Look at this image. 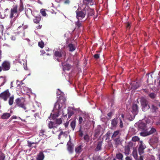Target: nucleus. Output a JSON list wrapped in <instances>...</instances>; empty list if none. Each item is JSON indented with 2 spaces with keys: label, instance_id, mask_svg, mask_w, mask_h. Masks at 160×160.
<instances>
[{
  "label": "nucleus",
  "instance_id": "f257e3e1",
  "mask_svg": "<svg viewBox=\"0 0 160 160\" xmlns=\"http://www.w3.org/2000/svg\"><path fill=\"white\" fill-rule=\"evenodd\" d=\"M76 18L78 20H81L84 18L87 15V17L94 15L93 10L90 8L88 6H85L82 9L78 8L75 12Z\"/></svg>",
  "mask_w": 160,
  "mask_h": 160
},
{
  "label": "nucleus",
  "instance_id": "f03ea898",
  "mask_svg": "<svg viewBox=\"0 0 160 160\" xmlns=\"http://www.w3.org/2000/svg\"><path fill=\"white\" fill-rule=\"evenodd\" d=\"M140 99V103L142 111H146L150 108L148 101L145 98L143 97H142Z\"/></svg>",
  "mask_w": 160,
  "mask_h": 160
},
{
  "label": "nucleus",
  "instance_id": "7ed1b4c3",
  "mask_svg": "<svg viewBox=\"0 0 160 160\" xmlns=\"http://www.w3.org/2000/svg\"><path fill=\"white\" fill-rule=\"evenodd\" d=\"M11 65L10 62L8 61H4L0 66V72L2 71H5L9 70L10 68Z\"/></svg>",
  "mask_w": 160,
  "mask_h": 160
},
{
  "label": "nucleus",
  "instance_id": "20e7f679",
  "mask_svg": "<svg viewBox=\"0 0 160 160\" xmlns=\"http://www.w3.org/2000/svg\"><path fill=\"white\" fill-rule=\"evenodd\" d=\"M63 55H66L65 51L63 52L62 50H59V51H55L53 53V57L54 59H56L59 62V58H61Z\"/></svg>",
  "mask_w": 160,
  "mask_h": 160
},
{
  "label": "nucleus",
  "instance_id": "39448f33",
  "mask_svg": "<svg viewBox=\"0 0 160 160\" xmlns=\"http://www.w3.org/2000/svg\"><path fill=\"white\" fill-rule=\"evenodd\" d=\"M146 148V146L143 143L142 141L140 140L139 143V147L138 151L140 155L142 154L144 152V150Z\"/></svg>",
  "mask_w": 160,
  "mask_h": 160
},
{
  "label": "nucleus",
  "instance_id": "423d86ee",
  "mask_svg": "<svg viewBox=\"0 0 160 160\" xmlns=\"http://www.w3.org/2000/svg\"><path fill=\"white\" fill-rule=\"evenodd\" d=\"M17 13L18 14V5H16L13 6L12 8L11 9L10 18H12L15 16L14 14Z\"/></svg>",
  "mask_w": 160,
  "mask_h": 160
},
{
  "label": "nucleus",
  "instance_id": "0eeeda50",
  "mask_svg": "<svg viewBox=\"0 0 160 160\" xmlns=\"http://www.w3.org/2000/svg\"><path fill=\"white\" fill-rule=\"evenodd\" d=\"M15 102L16 103V105L20 108H23L25 110L26 108L25 106L24 102H21V100L20 98H18L15 100Z\"/></svg>",
  "mask_w": 160,
  "mask_h": 160
},
{
  "label": "nucleus",
  "instance_id": "6e6552de",
  "mask_svg": "<svg viewBox=\"0 0 160 160\" xmlns=\"http://www.w3.org/2000/svg\"><path fill=\"white\" fill-rule=\"evenodd\" d=\"M131 108L132 112L133 114L134 118L138 112V106L137 104L133 103L132 106Z\"/></svg>",
  "mask_w": 160,
  "mask_h": 160
},
{
  "label": "nucleus",
  "instance_id": "1a4fd4ad",
  "mask_svg": "<svg viewBox=\"0 0 160 160\" xmlns=\"http://www.w3.org/2000/svg\"><path fill=\"white\" fill-rule=\"evenodd\" d=\"M73 144L71 143V140L70 139L67 143V146L68 151L71 153L73 152Z\"/></svg>",
  "mask_w": 160,
  "mask_h": 160
},
{
  "label": "nucleus",
  "instance_id": "9d476101",
  "mask_svg": "<svg viewBox=\"0 0 160 160\" xmlns=\"http://www.w3.org/2000/svg\"><path fill=\"white\" fill-rule=\"evenodd\" d=\"M146 124L142 122H140L139 123L138 128L139 129L143 131H147V129L146 127Z\"/></svg>",
  "mask_w": 160,
  "mask_h": 160
},
{
  "label": "nucleus",
  "instance_id": "9b49d317",
  "mask_svg": "<svg viewBox=\"0 0 160 160\" xmlns=\"http://www.w3.org/2000/svg\"><path fill=\"white\" fill-rule=\"evenodd\" d=\"M83 147L82 145H79L75 147V152L76 154H79L83 150Z\"/></svg>",
  "mask_w": 160,
  "mask_h": 160
},
{
  "label": "nucleus",
  "instance_id": "f8f14e48",
  "mask_svg": "<svg viewBox=\"0 0 160 160\" xmlns=\"http://www.w3.org/2000/svg\"><path fill=\"white\" fill-rule=\"evenodd\" d=\"M48 128L50 129L53 128V129H54L55 128H57L58 126L57 125H56V123L54 122L50 121L48 124Z\"/></svg>",
  "mask_w": 160,
  "mask_h": 160
},
{
  "label": "nucleus",
  "instance_id": "ddd939ff",
  "mask_svg": "<svg viewBox=\"0 0 160 160\" xmlns=\"http://www.w3.org/2000/svg\"><path fill=\"white\" fill-rule=\"evenodd\" d=\"M66 101L65 97L62 95L59 97V99L58 101L62 105L65 104Z\"/></svg>",
  "mask_w": 160,
  "mask_h": 160
},
{
  "label": "nucleus",
  "instance_id": "4468645a",
  "mask_svg": "<svg viewBox=\"0 0 160 160\" xmlns=\"http://www.w3.org/2000/svg\"><path fill=\"white\" fill-rule=\"evenodd\" d=\"M118 118H114L112 119L111 121V128H116L118 123Z\"/></svg>",
  "mask_w": 160,
  "mask_h": 160
},
{
  "label": "nucleus",
  "instance_id": "2eb2a0df",
  "mask_svg": "<svg viewBox=\"0 0 160 160\" xmlns=\"http://www.w3.org/2000/svg\"><path fill=\"white\" fill-rule=\"evenodd\" d=\"M44 157V155L43 152H41L37 155L36 159L37 160H43Z\"/></svg>",
  "mask_w": 160,
  "mask_h": 160
},
{
  "label": "nucleus",
  "instance_id": "dca6fc26",
  "mask_svg": "<svg viewBox=\"0 0 160 160\" xmlns=\"http://www.w3.org/2000/svg\"><path fill=\"white\" fill-rule=\"evenodd\" d=\"M82 2L85 6L92 5L93 4V0H83Z\"/></svg>",
  "mask_w": 160,
  "mask_h": 160
},
{
  "label": "nucleus",
  "instance_id": "f3484780",
  "mask_svg": "<svg viewBox=\"0 0 160 160\" xmlns=\"http://www.w3.org/2000/svg\"><path fill=\"white\" fill-rule=\"evenodd\" d=\"M24 9L23 3L22 1L21 0H20V1L19 3V4L18 6V14L20 12L22 11Z\"/></svg>",
  "mask_w": 160,
  "mask_h": 160
},
{
  "label": "nucleus",
  "instance_id": "a211bd4d",
  "mask_svg": "<svg viewBox=\"0 0 160 160\" xmlns=\"http://www.w3.org/2000/svg\"><path fill=\"white\" fill-rule=\"evenodd\" d=\"M158 138L155 137L151 138L150 140V142L153 144H157L159 141Z\"/></svg>",
  "mask_w": 160,
  "mask_h": 160
},
{
  "label": "nucleus",
  "instance_id": "6ab92c4d",
  "mask_svg": "<svg viewBox=\"0 0 160 160\" xmlns=\"http://www.w3.org/2000/svg\"><path fill=\"white\" fill-rule=\"evenodd\" d=\"M11 116V114L9 113H4L1 116L2 119H8Z\"/></svg>",
  "mask_w": 160,
  "mask_h": 160
},
{
  "label": "nucleus",
  "instance_id": "aec40b11",
  "mask_svg": "<svg viewBox=\"0 0 160 160\" xmlns=\"http://www.w3.org/2000/svg\"><path fill=\"white\" fill-rule=\"evenodd\" d=\"M116 158L117 159L119 160H124L123 159V154L120 152H119L116 154Z\"/></svg>",
  "mask_w": 160,
  "mask_h": 160
},
{
  "label": "nucleus",
  "instance_id": "412c9836",
  "mask_svg": "<svg viewBox=\"0 0 160 160\" xmlns=\"http://www.w3.org/2000/svg\"><path fill=\"white\" fill-rule=\"evenodd\" d=\"M62 105L58 101H57L54 104V109L58 110L60 109L62 107Z\"/></svg>",
  "mask_w": 160,
  "mask_h": 160
},
{
  "label": "nucleus",
  "instance_id": "4be33fe9",
  "mask_svg": "<svg viewBox=\"0 0 160 160\" xmlns=\"http://www.w3.org/2000/svg\"><path fill=\"white\" fill-rule=\"evenodd\" d=\"M130 148L128 145L125 146L124 148V154L126 155H128L130 153Z\"/></svg>",
  "mask_w": 160,
  "mask_h": 160
},
{
  "label": "nucleus",
  "instance_id": "5701e85b",
  "mask_svg": "<svg viewBox=\"0 0 160 160\" xmlns=\"http://www.w3.org/2000/svg\"><path fill=\"white\" fill-rule=\"evenodd\" d=\"M68 47L69 48V51L71 52L74 51L76 49L75 45L72 43L69 44Z\"/></svg>",
  "mask_w": 160,
  "mask_h": 160
},
{
  "label": "nucleus",
  "instance_id": "b1692460",
  "mask_svg": "<svg viewBox=\"0 0 160 160\" xmlns=\"http://www.w3.org/2000/svg\"><path fill=\"white\" fill-rule=\"evenodd\" d=\"M80 20H78V21L75 22L76 28L78 29L82 26V23Z\"/></svg>",
  "mask_w": 160,
  "mask_h": 160
},
{
  "label": "nucleus",
  "instance_id": "393cba45",
  "mask_svg": "<svg viewBox=\"0 0 160 160\" xmlns=\"http://www.w3.org/2000/svg\"><path fill=\"white\" fill-rule=\"evenodd\" d=\"M140 87L139 82H134L132 86V88L133 89H136Z\"/></svg>",
  "mask_w": 160,
  "mask_h": 160
},
{
  "label": "nucleus",
  "instance_id": "a878e982",
  "mask_svg": "<svg viewBox=\"0 0 160 160\" xmlns=\"http://www.w3.org/2000/svg\"><path fill=\"white\" fill-rule=\"evenodd\" d=\"M46 131L44 129H41L39 133V136H45L46 137H47L46 134Z\"/></svg>",
  "mask_w": 160,
  "mask_h": 160
},
{
  "label": "nucleus",
  "instance_id": "bb28decb",
  "mask_svg": "<svg viewBox=\"0 0 160 160\" xmlns=\"http://www.w3.org/2000/svg\"><path fill=\"white\" fill-rule=\"evenodd\" d=\"M115 144L116 145H118L120 144L121 143V140L120 139V137H118L114 140Z\"/></svg>",
  "mask_w": 160,
  "mask_h": 160
},
{
  "label": "nucleus",
  "instance_id": "cd10ccee",
  "mask_svg": "<svg viewBox=\"0 0 160 160\" xmlns=\"http://www.w3.org/2000/svg\"><path fill=\"white\" fill-rule=\"evenodd\" d=\"M102 146V142H98L97 146L95 150L96 151H98L101 149Z\"/></svg>",
  "mask_w": 160,
  "mask_h": 160
},
{
  "label": "nucleus",
  "instance_id": "c85d7f7f",
  "mask_svg": "<svg viewBox=\"0 0 160 160\" xmlns=\"http://www.w3.org/2000/svg\"><path fill=\"white\" fill-rule=\"evenodd\" d=\"M14 98V97L13 96H12L9 98L8 100V103L11 106L12 105L13 102Z\"/></svg>",
  "mask_w": 160,
  "mask_h": 160
},
{
  "label": "nucleus",
  "instance_id": "c756f323",
  "mask_svg": "<svg viewBox=\"0 0 160 160\" xmlns=\"http://www.w3.org/2000/svg\"><path fill=\"white\" fill-rule=\"evenodd\" d=\"M41 18L39 17H36L33 19V21L34 23H38L41 21Z\"/></svg>",
  "mask_w": 160,
  "mask_h": 160
},
{
  "label": "nucleus",
  "instance_id": "7c9ffc66",
  "mask_svg": "<svg viewBox=\"0 0 160 160\" xmlns=\"http://www.w3.org/2000/svg\"><path fill=\"white\" fill-rule=\"evenodd\" d=\"M70 126L72 130H74L76 126V121L75 120H73L70 123Z\"/></svg>",
  "mask_w": 160,
  "mask_h": 160
},
{
  "label": "nucleus",
  "instance_id": "2f4dec72",
  "mask_svg": "<svg viewBox=\"0 0 160 160\" xmlns=\"http://www.w3.org/2000/svg\"><path fill=\"white\" fill-rule=\"evenodd\" d=\"M144 132H142L140 133V135L141 136L145 137L149 135L148 132V130L147 131H144Z\"/></svg>",
  "mask_w": 160,
  "mask_h": 160
},
{
  "label": "nucleus",
  "instance_id": "473e14b6",
  "mask_svg": "<svg viewBox=\"0 0 160 160\" xmlns=\"http://www.w3.org/2000/svg\"><path fill=\"white\" fill-rule=\"evenodd\" d=\"M156 132V129L155 128L152 127L151 128V130L149 131H148V132L149 135H150L151 134H152Z\"/></svg>",
  "mask_w": 160,
  "mask_h": 160
},
{
  "label": "nucleus",
  "instance_id": "72a5a7b5",
  "mask_svg": "<svg viewBox=\"0 0 160 160\" xmlns=\"http://www.w3.org/2000/svg\"><path fill=\"white\" fill-rule=\"evenodd\" d=\"M132 154L135 158V159H136L138 157V153L137 151L136 150H134L132 152Z\"/></svg>",
  "mask_w": 160,
  "mask_h": 160
},
{
  "label": "nucleus",
  "instance_id": "f704fd0d",
  "mask_svg": "<svg viewBox=\"0 0 160 160\" xmlns=\"http://www.w3.org/2000/svg\"><path fill=\"white\" fill-rule=\"evenodd\" d=\"M119 132L120 131L119 130H117L115 131L112 136V138H113L116 137V136L119 134Z\"/></svg>",
  "mask_w": 160,
  "mask_h": 160
},
{
  "label": "nucleus",
  "instance_id": "c9c22d12",
  "mask_svg": "<svg viewBox=\"0 0 160 160\" xmlns=\"http://www.w3.org/2000/svg\"><path fill=\"white\" fill-rule=\"evenodd\" d=\"M158 108L157 107L153 105H152L151 107L152 111L153 112H156Z\"/></svg>",
  "mask_w": 160,
  "mask_h": 160
},
{
  "label": "nucleus",
  "instance_id": "e433bc0d",
  "mask_svg": "<svg viewBox=\"0 0 160 160\" xmlns=\"http://www.w3.org/2000/svg\"><path fill=\"white\" fill-rule=\"evenodd\" d=\"M140 140L139 138L137 136H135L132 137V140L134 142H137Z\"/></svg>",
  "mask_w": 160,
  "mask_h": 160
},
{
  "label": "nucleus",
  "instance_id": "4c0bfd02",
  "mask_svg": "<svg viewBox=\"0 0 160 160\" xmlns=\"http://www.w3.org/2000/svg\"><path fill=\"white\" fill-rule=\"evenodd\" d=\"M68 118H70L71 116L74 114V112L73 111H70L68 112Z\"/></svg>",
  "mask_w": 160,
  "mask_h": 160
},
{
  "label": "nucleus",
  "instance_id": "58836bf2",
  "mask_svg": "<svg viewBox=\"0 0 160 160\" xmlns=\"http://www.w3.org/2000/svg\"><path fill=\"white\" fill-rule=\"evenodd\" d=\"M149 74H148V77L147 80V81L148 83H149V82L151 83L153 82V81H152V75H150V78H149Z\"/></svg>",
  "mask_w": 160,
  "mask_h": 160
},
{
  "label": "nucleus",
  "instance_id": "ea45409f",
  "mask_svg": "<svg viewBox=\"0 0 160 160\" xmlns=\"http://www.w3.org/2000/svg\"><path fill=\"white\" fill-rule=\"evenodd\" d=\"M38 46L41 48H42L44 47V44L43 42L42 41L39 42L38 43Z\"/></svg>",
  "mask_w": 160,
  "mask_h": 160
},
{
  "label": "nucleus",
  "instance_id": "a19ab883",
  "mask_svg": "<svg viewBox=\"0 0 160 160\" xmlns=\"http://www.w3.org/2000/svg\"><path fill=\"white\" fill-rule=\"evenodd\" d=\"M119 127L120 128H122L123 127V123L121 119L120 118H119Z\"/></svg>",
  "mask_w": 160,
  "mask_h": 160
},
{
  "label": "nucleus",
  "instance_id": "79ce46f5",
  "mask_svg": "<svg viewBox=\"0 0 160 160\" xmlns=\"http://www.w3.org/2000/svg\"><path fill=\"white\" fill-rule=\"evenodd\" d=\"M87 142H88L89 141V138L88 135L87 134L85 135L83 138Z\"/></svg>",
  "mask_w": 160,
  "mask_h": 160
},
{
  "label": "nucleus",
  "instance_id": "37998d69",
  "mask_svg": "<svg viewBox=\"0 0 160 160\" xmlns=\"http://www.w3.org/2000/svg\"><path fill=\"white\" fill-rule=\"evenodd\" d=\"M56 121V123H56V125H57V124H60L62 123V120L61 118L57 119Z\"/></svg>",
  "mask_w": 160,
  "mask_h": 160
},
{
  "label": "nucleus",
  "instance_id": "c03bdc74",
  "mask_svg": "<svg viewBox=\"0 0 160 160\" xmlns=\"http://www.w3.org/2000/svg\"><path fill=\"white\" fill-rule=\"evenodd\" d=\"M40 12L42 14V15L43 16H46L47 14L46 12L45 11L44 9H41L40 11Z\"/></svg>",
  "mask_w": 160,
  "mask_h": 160
},
{
  "label": "nucleus",
  "instance_id": "a18cd8bd",
  "mask_svg": "<svg viewBox=\"0 0 160 160\" xmlns=\"http://www.w3.org/2000/svg\"><path fill=\"white\" fill-rule=\"evenodd\" d=\"M65 132H63V131H61L60 133L59 134L58 136V138L60 140L61 138V136L62 135L64 136L65 135Z\"/></svg>",
  "mask_w": 160,
  "mask_h": 160
},
{
  "label": "nucleus",
  "instance_id": "49530a36",
  "mask_svg": "<svg viewBox=\"0 0 160 160\" xmlns=\"http://www.w3.org/2000/svg\"><path fill=\"white\" fill-rule=\"evenodd\" d=\"M149 96L151 98L153 99L155 98L156 94L154 93H151L149 94Z\"/></svg>",
  "mask_w": 160,
  "mask_h": 160
},
{
  "label": "nucleus",
  "instance_id": "de8ad7c7",
  "mask_svg": "<svg viewBox=\"0 0 160 160\" xmlns=\"http://www.w3.org/2000/svg\"><path fill=\"white\" fill-rule=\"evenodd\" d=\"M70 0H64L63 3L65 5H69L70 3Z\"/></svg>",
  "mask_w": 160,
  "mask_h": 160
},
{
  "label": "nucleus",
  "instance_id": "09e8293b",
  "mask_svg": "<svg viewBox=\"0 0 160 160\" xmlns=\"http://www.w3.org/2000/svg\"><path fill=\"white\" fill-rule=\"evenodd\" d=\"M147 160H155L154 157L152 155H149L148 158Z\"/></svg>",
  "mask_w": 160,
  "mask_h": 160
},
{
  "label": "nucleus",
  "instance_id": "8fccbe9b",
  "mask_svg": "<svg viewBox=\"0 0 160 160\" xmlns=\"http://www.w3.org/2000/svg\"><path fill=\"white\" fill-rule=\"evenodd\" d=\"M5 157L3 153L0 154V160H4Z\"/></svg>",
  "mask_w": 160,
  "mask_h": 160
},
{
  "label": "nucleus",
  "instance_id": "3c124183",
  "mask_svg": "<svg viewBox=\"0 0 160 160\" xmlns=\"http://www.w3.org/2000/svg\"><path fill=\"white\" fill-rule=\"evenodd\" d=\"M34 144V142H31L29 141H28V146L29 147H31L32 146V145Z\"/></svg>",
  "mask_w": 160,
  "mask_h": 160
},
{
  "label": "nucleus",
  "instance_id": "603ef678",
  "mask_svg": "<svg viewBox=\"0 0 160 160\" xmlns=\"http://www.w3.org/2000/svg\"><path fill=\"white\" fill-rule=\"evenodd\" d=\"M93 57L95 59H97L99 58L100 54H96L94 55Z\"/></svg>",
  "mask_w": 160,
  "mask_h": 160
},
{
  "label": "nucleus",
  "instance_id": "864d4df0",
  "mask_svg": "<svg viewBox=\"0 0 160 160\" xmlns=\"http://www.w3.org/2000/svg\"><path fill=\"white\" fill-rule=\"evenodd\" d=\"M64 67L67 68L69 70L71 68V66L68 64H66L64 65Z\"/></svg>",
  "mask_w": 160,
  "mask_h": 160
},
{
  "label": "nucleus",
  "instance_id": "5fc2aeb1",
  "mask_svg": "<svg viewBox=\"0 0 160 160\" xmlns=\"http://www.w3.org/2000/svg\"><path fill=\"white\" fill-rule=\"evenodd\" d=\"M79 124H81L82 122L83 121V119L81 117H80L79 118Z\"/></svg>",
  "mask_w": 160,
  "mask_h": 160
},
{
  "label": "nucleus",
  "instance_id": "6e6d98bb",
  "mask_svg": "<svg viewBox=\"0 0 160 160\" xmlns=\"http://www.w3.org/2000/svg\"><path fill=\"white\" fill-rule=\"evenodd\" d=\"M126 27L127 29H129L130 28V24L128 22L126 24Z\"/></svg>",
  "mask_w": 160,
  "mask_h": 160
},
{
  "label": "nucleus",
  "instance_id": "4d7b16f0",
  "mask_svg": "<svg viewBox=\"0 0 160 160\" xmlns=\"http://www.w3.org/2000/svg\"><path fill=\"white\" fill-rule=\"evenodd\" d=\"M111 133H112V132L110 131H108L106 134L107 137H109L110 136V135Z\"/></svg>",
  "mask_w": 160,
  "mask_h": 160
},
{
  "label": "nucleus",
  "instance_id": "13d9d810",
  "mask_svg": "<svg viewBox=\"0 0 160 160\" xmlns=\"http://www.w3.org/2000/svg\"><path fill=\"white\" fill-rule=\"evenodd\" d=\"M17 118V117L16 116H12L10 118V121H11L13 119H16Z\"/></svg>",
  "mask_w": 160,
  "mask_h": 160
},
{
  "label": "nucleus",
  "instance_id": "bf43d9fd",
  "mask_svg": "<svg viewBox=\"0 0 160 160\" xmlns=\"http://www.w3.org/2000/svg\"><path fill=\"white\" fill-rule=\"evenodd\" d=\"M125 160H132V158L129 156L126 157L125 158Z\"/></svg>",
  "mask_w": 160,
  "mask_h": 160
},
{
  "label": "nucleus",
  "instance_id": "052dcab7",
  "mask_svg": "<svg viewBox=\"0 0 160 160\" xmlns=\"http://www.w3.org/2000/svg\"><path fill=\"white\" fill-rule=\"evenodd\" d=\"M137 160H143V158L142 156H141L138 159H136Z\"/></svg>",
  "mask_w": 160,
  "mask_h": 160
},
{
  "label": "nucleus",
  "instance_id": "680f3d73",
  "mask_svg": "<svg viewBox=\"0 0 160 160\" xmlns=\"http://www.w3.org/2000/svg\"><path fill=\"white\" fill-rule=\"evenodd\" d=\"M112 112H110L107 115L109 117H111L112 116Z\"/></svg>",
  "mask_w": 160,
  "mask_h": 160
},
{
  "label": "nucleus",
  "instance_id": "e2e57ef3",
  "mask_svg": "<svg viewBox=\"0 0 160 160\" xmlns=\"http://www.w3.org/2000/svg\"><path fill=\"white\" fill-rule=\"evenodd\" d=\"M69 124V122H66L65 124L64 125L66 128H67L68 127Z\"/></svg>",
  "mask_w": 160,
  "mask_h": 160
},
{
  "label": "nucleus",
  "instance_id": "0e129e2a",
  "mask_svg": "<svg viewBox=\"0 0 160 160\" xmlns=\"http://www.w3.org/2000/svg\"><path fill=\"white\" fill-rule=\"evenodd\" d=\"M58 91H59V92H57V94L58 95H60L61 94V91L59 90V89H58Z\"/></svg>",
  "mask_w": 160,
  "mask_h": 160
},
{
  "label": "nucleus",
  "instance_id": "69168bd1",
  "mask_svg": "<svg viewBox=\"0 0 160 160\" xmlns=\"http://www.w3.org/2000/svg\"><path fill=\"white\" fill-rule=\"evenodd\" d=\"M58 113L55 114H54V116L55 117H58Z\"/></svg>",
  "mask_w": 160,
  "mask_h": 160
},
{
  "label": "nucleus",
  "instance_id": "338daca9",
  "mask_svg": "<svg viewBox=\"0 0 160 160\" xmlns=\"http://www.w3.org/2000/svg\"><path fill=\"white\" fill-rule=\"evenodd\" d=\"M42 27V26H40V25H39L37 27H36V28L37 29H40Z\"/></svg>",
  "mask_w": 160,
  "mask_h": 160
},
{
  "label": "nucleus",
  "instance_id": "774afa93",
  "mask_svg": "<svg viewBox=\"0 0 160 160\" xmlns=\"http://www.w3.org/2000/svg\"><path fill=\"white\" fill-rule=\"evenodd\" d=\"M156 124L157 125H160V121L159 122H156Z\"/></svg>",
  "mask_w": 160,
  "mask_h": 160
}]
</instances>
